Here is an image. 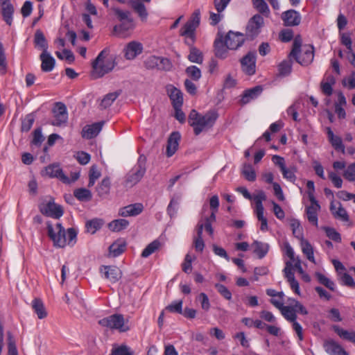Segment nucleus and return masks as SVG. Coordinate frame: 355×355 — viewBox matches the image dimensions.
<instances>
[{
	"label": "nucleus",
	"mask_w": 355,
	"mask_h": 355,
	"mask_svg": "<svg viewBox=\"0 0 355 355\" xmlns=\"http://www.w3.org/2000/svg\"><path fill=\"white\" fill-rule=\"evenodd\" d=\"M200 22V12L196 10L180 30V35L184 37V43L189 47L188 60L197 64H201L203 61L202 51L193 46L196 42V30L199 26Z\"/></svg>",
	"instance_id": "1"
},
{
	"label": "nucleus",
	"mask_w": 355,
	"mask_h": 355,
	"mask_svg": "<svg viewBox=\"0 0 355 355\" xmlns=\"http://www.w3.org/2000/svg\"><path fill=\"white\" fill-rule=\"evenodd\" d=\"M46 225L48 235L52 240L54 246L64 248L67 245L73 246L76 244L77 232L74 228L71 227L66 231L60 223L53 225L48 222Z\"/></svg>",
	"instance_id": "2"
},
{
	"label": "nucleus",
	"mask_w": 355,
	"mask_h": 355,
	"mask_svg": "<svg viewBox=\"0 0 355 355\" xmlns=\"http://www.w3.org/2000/svg\"><path fill=\"white\" fill-rule=\"evenodd\" d=\"M218 114L216 110H210L202 115L196 110H192L189 115L188 123L193 128L195 135L211 128L216 123Z\"/></svg>",
	"instance_id": "3"
},
{
	"label": "nucleus",
	"mask_w": 355,
	"mask_h": 355,
	"mask_svg": "<svg viewBox=\"0 0 355 355\" xmlns=\"http://www.w3.org/2000/svg\"><path fill=\"white\" fill-rule=\"evenodd\" d=\"M302 40L296 37L293 43V48L289 56L293 57L296 62L302 66H308L314 58V46L311 44L304 45L302 50Z\"/></svg>",
	"instance_id": "4"
},
{
	"label": "nucleus",
	"mask_w": 355,
	"mask_h": 355,
	"mask_svg": "<svg viewBox=\"0 0 355 355\" xmlns=\"http://www.w3.org/2000/svg\"><path fill=\"white\" fill-rule=\"evenodd\" d=\"M109 51L103 50L92 63V71L90 78H98L111 71L114 66V60L112 58H107Z\"/></svg>",
	"instance_id": "5"
},
{
	"label": "nucleus",
	"mask_w": 355,
	"mask_h": 355,
	"mask_svg": "<svg viewBox=\"0 0 355 355\" xmlns=\"http://www.w3.org/2000/svg\"><path fill=\"white\" fill-rule=\"evenodd\" d=\"M146 157L139 156L137 164L126 175L125 184L127 187H132L141 180L146 171Z\"/></svg>",
	"instance_id": "6"
},
{
	"label": "nucleus",
	"mask_w": 355,
	"mask_h": 355,
	"mask_svg": "<svg viewBox=\"0 0 355 355\" xmlns=\"http://www.w3.org/2000/svg\"><path fill=\"white\" fill-rule=\"evenodd\" d=\"M46 173L51 178H56L62 182L70 184L80 178V171L75 170L71 172L70 177L66 175L59 165L52 164L46 168Z\"/></svg>",
	"instance_id": "7"
},
{
	"label": "nucleus",
	"mask_w": 355,
	"mask_h": 355,
	"mask_svg": "<svg viewBox=\"0 0 355 355\" xmlns=\"http://www.w3.org/2000/svg\"><path fill=\"white\" fill-rule=\"evenodd\" d=\"M128 322V320L125 322L123 315L115 313L101 320L99 323L111 329H116L119 332H126L130 329Z\"/></svg>",
	"instance_id": "8"
},
{
	"label": "nucleus",
	"mask_w": 355,
	"mask_h": 355,
	"mask_svg": "<svg viewBox=\"0 0 355 355\" xmlns=\"http://www.w3.org/2000/svg\"><path fill=\"white\" fill-rule=\"evenodd\" d=\"M264 24V19L259 14L252 16L248 21L245 28V37L254 39L261 32V28Z\"/></svg>",
	"instance_id": "9"
},
{
	"label": "nucleus",
	"mask_w": 355,
	"mask_h": 355,
	"mask_svg": "<svg viewBox=\"0 0 355 355\" xmlns=\"http://www.w3.org/2000/svg\"><path fill=\"white\" fill-rule=\"evenodd\" d=\"M53 120L51 124L54 126H65L68 121V112L66 105L60 102L55 104L53 110Z\"/></svg>",
	"instance_id": "10"
},
{
	"label": "nucleus",
	"mask_w": 355,
	"mask_h": 355,
	"mask_svg": "<svg viewBox=\"0 0 355 355\" xmlns=\"http://www.w3.org/2000/svg\"><path fill=\"white\" fill-rule=\"evenodd\" d=\"M39 207L41 213L47 216L59 218L63 215L62 207L55 203L53 199L43 201Z\"/></svg>",
	"instance_id": "11"
},
{
	"label": "nucleus",
	"mask_w": 355,
	"mask_h": 355,
	"mask_svg": "<svg viewBox=\"0 0 355 355\" xmlns=\"http://www.w3.org/2000/svg\"><path fill=\"white\" fill-rule=\"evenodd\" d=\"M246 37L243 33L232 31H230L225 37L223 36L224 42L230 50L238 49L243 46Z\"/></svg>",
	"instance_id": "12"
},
{
	"label": "nucleus",
	"mask_w": 355,
	"mask_h": 355,
	"mask_svg": "<svg viewBox=\"0 0 355 355\" xmlns=\"http://www.w3.org/2000/svg\"><path fill=\"white\" fill-rule=\"evenodd\" d=\"M256 52L250 51L241 60L242 71L247 75L251 76L256 72Z\"/></svg>",
	"instance_id": "13"
},
{
	"label": "nucleus",
	"mask_w": 355,
	"mask_h": 355,
	"mask_svg": "<svg viewBox=\"0 0 355 355\" xmlns=\"http://www.w3.org/2000/svg\"><path fill=\"white\" fill-rule=\"evenodd\" d=\"M329 210L335 219L348 223L349 225H351L349 214L340 202H335V200H331Z\"/></svg>",
	"instance_id": "14"
},
{
	"label": "nucleus",
	"mask_w": 355,
	"mask_h": 355,
	"mask_svg": "<svg viewBox=\"0 0 355 355\" xmlns=\"http://www.w3.org/2000/svg\"><path fill=\"white\" fill-rule=\"evenodd\" d=\"M100 273L102 277L111 283H116L121 277V270L114 266H102L100 268Z\"/></svg>",
	"instance_id": "15"
},
{
	"label": "nucleus",
	"mask_w": 355,
	"mask_h": 355,
	"mask_svg": "<svg viewBox=\"0 0 355 355\" xmlns=\"http://www.w3.org/2000/svg\"><path fill=\"white\" fill-rule=\"evenodd\" d=\"M214 55L219 59H225L229 55V48L225 44L223 40V35L222 33H218L217 37L214 42Z\"/></svg>",
	"instance_id": "16"
},
{
	"label": "nucleus",
	"mask_w": 355,
	"mask_h": 355,
	"mask_svg": "<svg viewBox=\"0 0 355 355\" xmlns=\"http://www.w3.org/2000/svg\"><path fill=\"white\" fill-rule=\"evenodd\" d=\"M282 19L286 26H295L300 24L301 15L295 10H288L282 14Z\"/></svg>",
	"instance_id": "17"
},
{
	"label": "nucleus",
	"mask_w": 355,
	"mask_h": 355,
	"mask_svg": "<svg viewBox=\"0 0 355 355\" xmlns=\"http://www.w3.org/2000/svg\"><path fill=\"white\" fill-rule=\"evenodd\" d=\"M263 91V87L261 85L255 86L252 88L245 89L242 95L239 103L241 105H244L250 103L251 101L256 99Z\"/></svg>",
	"instance_id": "18"
},
{
	"label": "nucleus",
	"mask_w": 355,
	"mask_h": 355,
	"mask_svg": "<svg viewBox=\"0 0 355 355\" xmlns=\"http://www.w3.org/2000/svg\"><path fill=\"white\" fill-rule=\"evenodd\" d=\"M320 208L318 200H315V202H311V205L305 209L308 221L315 227L318 226V212L320 210Z\"/></svg>",
	"instance_id": "19"
},
{
	"label": "nucleus",
	"mask_w": 355,
	"mask_h": 355,
	"mask_svg": "<svg viewBox=\"0 0 355 355\" xmlns=\"http://www.w3.org/2000/svg\"><path fill=\"white\" fill-rule=\"evenodd\" d=\"M181 135L179 132H173L167 141L166 155L168 157H172L177 151Z\"/></svg>",
	"instance_id": "20"
},
{
	"label": "nucleus",
	"mask_w": 355,
	"mask_h": 355,
	"mask_svg": "<svg viewBox=\"0 0 355 355\" xmlns=\"http://www.w3.org/2000/svg\"><path fill=\"white\" fill-rule=\"evenodd\" d=\"M134 27L133 19H128L125 21H122L119 25L114 26L113 31L117 36L126 37L130 35V31Z\"/></svg>",
	"instance_id": "21"
},
{
	"label": "nucleus",
	"mask_w": 355,
	"mask_h": 355,
	"mask_svg": "<svg viewBox=\"0 0 355 355\" xmlns=\"http://www.w3.org/2000/svg\"><path fill=\"white\" fill-rule=\"evenodd\" d=\"M143 51V46L138 42H129L124 49V55L128 60H132L138 55L141 54Z\"/></svg>",
	"instance_id": "22"
},
{
	"label": "nucleus",
	"mask_w": 355,
	"mask_h": 355,
	"mask_svg": "<svg viewBox=\"0 0 355 355\" xmlns=\"http://www.w3.org/2000/svg\"><path fill=\"white\" fill-rule=\"evenodd\" d=\"M272 305L281 311L282 315L286 320L291 322H293L296 320L297 315L294 307L291 306H284L277 302H272Z\"/></svg>",
	"instance_id": "23"
},
{
	"label": "nucleus",
	"mask_w": 355,
	"mask_h": 355,
	"mask_svg": "<svg viewBox=\"0 0 355 355\" xmlns=\"http://www.w3.org/2000/svg\"><path fill=\"white\" fill-rule=\"evenodd\" d=\"M166 89L173 107H182L183 103V96L181 91L171 85L167 86Z\"/></svg>",
	"instance_id": "24"
},
{
	"label": "nucleus",
	"mask_w": 355,
	"mask_h": 355,
	"mask_svg": "<svg viewBox=\"0 0 355 355\" xmlns=\"http://www.w3.org/2000/svg\"><path fill=\"white\" fill-rule=\"evenodd\" d=\"M324 348L329 355H348L342 346L333 340H326L324 343Z\"/></svg>",
	"instance_id": "25"
},
{
	"label": "nucleus",
	"mask_w": 355,
	"mask_h": 355,
	"mask_svg": "<svg viewBox=\"0 0 355 355\" xmlns=\"http://www.w3.org/2000/svg\"><path fill=\"white\" fill-rule=\"evenodd\" d=\"M144 206L141 203H135L119 209V214L123 217L137 216L142 212Z\"/></svg>",
	"instance_id": "26"
},
{
	"label": "nucleus",
	"mask_w": 355,
	"mask_h": 355,
	"mask_svg": "<svg viewBox=\"0 0 355 355\" xmlns=\"http://www.w3.org/2000/svg\"><path fill=\"white\" fill-rule=\"evenodd\" d=\"M326 132L327 135V138L329 143L334 147V148L336 151H340L342 153H345V148L343 144V141L340 137L335 135L331 129V128L327 127L326 128Z\"/></svg>",
	"instance_id": "27"
},
{
	"label": "nucleus",
	"mask_w": 355,
	"mask_h": 355,
	"mask_svg": "<svg viewBox=\"0 0 355 355\" xmlns=\"http://www.w3.org/2000/svg\"><path fill=\"white\" fill-rule=\"evenodd\" d=\"M1 4V13L4 21L9 26L12 22V15L14 12L13 6L10 2V0H0Z\"/></svg>",
	"instance_id": "28"
},
{
	"label": "nucleus",
	"mask_w": 355,
	"mask_h": 355,
	"mask_svg": "<svg viewBox=\"0 0 355 355\" xmlns=\"http://www.w3.org/2000/svg\"><path fill=\"white\" fill-rule=\"evenodd\" d=\"M40 60L42 61L41 69L43 71L50 72L54 69L55 60L49 51L42 53Z\"/></svg>",
	"instance_id": "29"
},
{
	"label": "nucleus",
	"mask_w": 355,
	"mask_h": 355,
	"mask_svg": "<svg viewBox=\"0 0 355 355\" xmlns=\"http://www.w3.org/2000/svg\"><path fill=\"white\" fill-rule=\"evenodd\" d=\"M111 181L109 176H105L96 187V192L101 198H105L110 193Z\"/></svg>",
	"instance_id": "30"
},
{
	"label": "nucleus",
	"mask_w": 355,
	"mask_h": 355,
	"mask_svg": "<svg viewBox=\"0 0 355 355\" xmlns=\"http://www.w3.org/2000/svg\"><path fill=\"white\" fill-rule=\"evenodd\" d=\"M203 225L198 222L196 226V236L193 239V245L196 251L202 252L205 248V243L202 239Z\"/></svg>",
	"instance_id": "31"
},
{
	"label": "nucleus",
	"mask_w": 355,
	"mask_h": 355,
	"mask_svg": "<svg viewBox=\"0 0 355 355\" xmlns=\"http://www.w3.org/2000/svg\"><path fill=\"white\" fill-rule=\"evenodd\" d=\"M34 44L36 48L42 51V53L48 52L47 41L44 33L40 29L37 30L35 33Z\"/></svg>",
	"instance_id": "32"
},
{
	"label": "nucleus",
	"mask_w": 355,
	"mask_h": 355,
	"mask_svg": "<svg viewBox=\"0 0 355 355\" xmlns=\"http://www.w3.org/2000/svg\"><path fill=\"white\" fill-rule=\"evenodd\" d=\"M32 308L39 319H43L47 316V311L42 300L35 298L32 301Z\"/></svg>",
	"instance_id": "33"
},
{
	"label": "nucleus",
	"mask_w": 355,
	"mask_h": 355,
	"mask_svg": "<svg viewBox=\"0 0 355 355\" xmlns=\"http://www.w3.org/2000/svg\"><path fill=\"white\" fill-rule=\"evenodd\" d=\"M334 331L342 339L349 341L355 345V331H347L338 325L333 327Z\"/></svg>",
	"instance_id": "34"
},
{
	"label": "nucleus",
	"mask_w": 355,
	"mask_h": 355,
	"mask_svg": "<svg viewBox=\"0 0 355 355\" xmlns=\"http://www.w3.org/2000/svg\"><path fill=\"white\" fill-rule=\"evenodd\" d=\"M293 61L291 58L282 60L277 66L278 74L280 76H287L292 71Z\"/></svg>",
	"instance_id": "35"
},
{
	"label": "nucleus",
	"mask_w": 355,
	"mask_h": 355,
	"mask_svg": "<svg viewBox=\"0 0 355 355\" xmlns=\"http://www.w3.org/2000/svg\"><path fill=\"white\" fill-rule=\"evenodd\" d=\"M336 83V79L332 75L327 77V82H321V89L322 93L330 96L333 94V85Z\"/></svg>",
	"instance_id": "36"
},
{
	"label": "nucleus",
	"mask_w": 355,
	"mask_h": 355,
	"mask_svg": "<svg viewBox=\"0 0 355 355\" xmlns=\"http://www.w3.org/2000/svg\"><path fill=\"white\" fill-rule=\"evenodd\" d=\"M125 248L126 245L124 241H117L109 247V252L112 257H116L125 251Z\"/></svg>",
	"instance_id": "37"
},
{
	"label": "nucleus",
	"mask_w": 355,
	"mask_h": 355,
	"mask_svg": "<svg viewBox=\"0 0 355 355\" xmlns=\"http://www.w3.org/2000/svg\"><path fill=\"white\" fill-rule=\"evenodd\" d=\"M161 247V243L159 240L156 239L150 243L142 251L141 257L147 258L152 254L157 251Z\"/></svg>",
	"instance_id": "38"
},
{
	"label": "nucleus",
	"mask_w": 355,
	"mask_h": 355,
	"mask_svg": "<svg viewBox=\"0 0 355 355\" xmlns=\"http://www.w3.org/2000/svg\"><path fill=\"white\" fill-rule=\"evenodd\" d=\"M120 92H114L112 93H109L106 94L103 99H101L99 107L101 109H106L109 107L113 102L117 98V97L119 96Z\"/></svg>",
	"instance_id": "39"
},
{
	"label": "nucleus",
	"mask_w": 355,
	"mask_h": 355,
	"mask_svg": "<svg viewBox=\"0 0 355 355\" xmlns=\"http://www.w3.org/2000/svg\"><path fill=\"white\" fill-rule=\"evenodd\" d=\"M253 7L261 15L268 17L270 8L264 0H252Z\"/></svg>",
	"instance_id": "40"
},
{
	"label": "nucleus",
	"mask_w": 355,
	"mask_h": 355,
	"mask_svg": "<svg viewBox=\"0 0 355 355\" xmlns=\"http://www.w3.org/2000/svg\"><path fill=\"white\" fill-rule=\"evenodd\" d=\"M301 245L302 252L306 256L307 259L311 262L315 263L313 249L311 243L306 240H302Z\"/></svg>",
	"instance_id": "41"
},
{
	"label": "nucleus",
	"mask_w": 355,
	"mask_h": 355,
	"mask_svg": "<svg viewBox=\"0 0 355 355\" xmlns=\"http://www.w3.org/2000/svg\"><path fill=\"white\" fill-rule=\"evenodd\" d=\"M128 225L129 222L125 219H116L110 222L108 227L112 232H120L125 229Z\"/></svg>",
	"instance_id": "42"
},
{
	"label": "nucleus",
	"mask_w": 355,
	"mask_h": 355,
	"mask_svg": "<svg viewBox=\"0 0 355 355\" xmlns=\"http://www.w3.org/2000/svg\"><path fill=\"white\" fill-rule=\"evenodd\" d=\"M241 174L248 181L254 182L256 180V172L250 164L243 165Z\"/></svg>",
	"instance_id": "43"
},
{
	"label": "nucleus",
	"mask_w": 355,
	"mask_h": 355,
	"mask_svg": "<svg viewBox=\"0 0 355 355\" xmlns=\"http://www.w3.org/2000/svg\"><path fill=\"white\" fill-rule=\"evenodd\" d=\"M253 245L254 246V252L259 259L263 258L269 250V245L266 243L255 241L253 243Z\"/></svg>",
	"instance_id": "44"
},
{
	"label": "nucleus",
	"mask_w": 355,
	"mask_h": 355,
	"mask_svg": "<svg viewBox=\"0 0 355 355\" xmlns=\"http://www.w3.org/2000/svg\"><path fill=\"white\" fill-rule=\"evenodd\" d=\"M315 277L320 284H322L329 290L334 291L336 289V285L333 281L327 277L325 275L320 272H316Z\"/></svg>",
	"instance_id": "45"
},
{
	"label": "nucleus",
	"mask_w": 355,
	"mask_h": 355,
	"mask_svg": "<svg viewBox=\"0 0 355 355\" xmlns=\"http://www.w3.org/2000/svg\"><path fill=\"white\" fill-rule=\"evenodd\" d=\"M134 10L138 14L142 21H146L148 17V12L144 4L139 1H135L132 4Z\"/></svg>",
	"instance_id": "46"
},
{
	"label": "nucleus",
	"mask_w": 355,
	"mask_h": 355,
	"mask_svg": "<svg viewBox=\"0 0 355 355\" xmlns=\"http://www.w3.org/2000/svg\"><path fill=\"white\" fill-rule=\"evenodd\" d=\"M322 229L325 232L327 236L337 243H340L342 241L340 234L337 232L334 227H322Z\"/></svg>",
	"instance_id": "47"
},
{
	"label": "nucleus",
	"mask_w": 355,
	"mask_h": 355,
	"mask_svg": "<svg viewBox=\"0 0 355 355\" xmlns=\"http://www.w3.org/2000/svg\"><path fill=\"white\" fill-rule=\"evenodd\" d=\"M55 55L60 60H65L69 64L72 63L75 60L71 51L66 49H64L62 51H56Z\"/></svg>",
	"instance_id": "48"
},
{
	"label": "nucleus",
	"mask_w": 355,
	"mask_h": 355,
	"mask_svg": "<svg viewBox=\"0 0 355 355\" xmlns=\"http://www.w3.org/2000/svg\"><path fill=\"white\" fill-rule=\"evenodd\" d=\"M105 121H101L90 124V139L96 137L102 130L105 125Z\"/></svg>",
	"instance_id": "49"
},
{
	"label": "nucleus",
	"mask_w": 355,
	"mask_h": 355,
	"mask_svg": "<svg viewBox=\"0 0 355 355\" xmlns=\"http://www.w3.org/2000/svg\"><path fill=\"white\" fill-rule=\"evenodd\" d=\"M101 176V168L96 164L90 167V187H92L96 180Z\"/></svg>",
	"instance_id": "50"
},
{
	"label": "nucleus",
	"mask_w": 355,
	"mask_h": 355,
	"mask_svg": "<svg viewBox=\"0 0 355 355\" xmlns=\"http://www.w3.org/2000/svg\"><path fill=\"white\" fill-rule=\"evenodd\" d=\"M266 195L264 191H259L257 195L254 196V200L255 202L256 205V209L255 211H260V210H264L262 202L263 200H266Z\"/></svg>",
	"instance_id": "51"
},
{
	"label": "nucleus",
	"mask_w": 355,
	"mask_h": 355,
	"mask_svg": "<svg viewBox=\"0 0 355 355\" xmlns=\"http://www.w3.org/2000/svg\"><path fill=\"white\" fill-rule=\"evenodd\" d=\"M186 73L193 80H198L201 77L200 69L194 65L188 67L186 69Z\"/></svg>",
	"instance_id": "52"
},
{
	"label": "nucleus",
	"mask_w": 355,
	"mask_h": 355,
	"mask_svg": "<svg viewBox=\"0 0 355 355\" xmlns=\"http://www.w3.org/2000/svg\"><path fill=\"white\" fill-rule=\"evenodd\" d=\"M111 355H133L130 349L124 345L113 347Z\"/></svg>",
	"instance_id": "53"
},
{
	"label": "nucleus",
	"mask_w": 355,
	"mask_h": 355,
	"mask_svg": "<svg viewBox=\"0 0 355 355\" xmlns=\"http://www.w3.org/2000/svg\"><path fill=\"white\" fill-rule=\"evenodd\" d=\"M182 300L173 301L171 304H168L166 309L171 313H182Z\"/></svg>",
	"instance_id": "54"
},
{
	"label": "nucleus",
	"mask_w": 355,
	"mask_h": 355,
	"mask_svg": "<svg viewBox=\"0 0 355 355\" xmlns=\"http://www.w3.org/2000/svg\"><path fill=\"white\" fill-rule=\"evenodd\" d=\"M258 220L261 223L260 230L261 232H266L268 230V220L264 216V210L255 211Z\"/></svg>",
	"instance_id": "55"
},
{
	"label": "nucleus",
	"mask_w": 355,
	"mask_h": 355,
	"mask_svg": "<svg viewBox=\"0 0 355 355\" xmlns=\"http://www.w3.org/2000/svg\"><path fill=\"white\" fill-rule=\"evenodd\" d=\"M293 235L297 238H302V230L300 226V223L298 220L293 219L290 224Z\"/></svg>",
	"instance_id": "56"
},
{
	"label": "nucleus",
	"mask_w": 355,
	"mask_h": 355,
	"mask_svg": "<svg viewBox=\"0 0 355 355\" xmlns=\"http://www.w3.org/2000/svg\"><path fill=\"white\" fill-rule=\"evenodd\" d=\"M34 121L35 117L33 114L26 115L21 122V130L28 132L33 126Z\"/></svg>",
	"instance_id": "57"
},
{
	"label": "nucleus",
	"mask_w": 355,
	"mask_h": 355,
	"mask_svg": "<svg viewBox=\"0 0 355 355\" xmlns=\"http://www.w3.org/2000/svg\"><path fill=\"white\" fill-rule=\"evenodd\" d=\"M215 288L217 289L220 295L225 300H230L232 299V293L225 285L216 283L215 284Z\"/></svg>",
	"instance_id": "58"
},
{
	"label": "nucleus",
	"mask_w": 355,
	"mask_h": 355,
	"mask_svg": "<svg viewBox=\"0 0 355 355\" xmlns=\"http://www.w3.org/2000/svg\"><path fill=\"white\" fill-rule=\"evenodd\" d=\"M343 176L349 182H355V162L347 166L344 171Z\"/></svg>",
	"instance_id": "59"
},
{
	"label": "nucleus",
	"mask_w": 355,
	"mask_h": 355,
	"mask_svg": "<svg viewBox=\"0 0 355 355\" xmlns=\"http://www.w3.org/2000/svg\"><path fill=\"white\" fill-rule=\"evenodd\" d=\"M340 42L343 45L345 46L349 52L352 51V42L350 37V34L347 33H340Z\"/></svg>",
	"instance_id": "60"
},
{
	"label": "nucleus",
	"mask_w": 355,
	"mask_h": 355,
	"mask_svg": "<svg viewBox=\"0 0 355 355\" xmlns=\"http://www.w3.org/2000/svg\"><path fill=\"white\" fill-rule=\"evenodd\" d=\"M172 67V63L169 59L159 56L157 68L158 70L169 71Z\"/></svg>",
	"instance_id": "61"
},
{
	"label": "nucleus",
	"mask_w": 355,
	"mask_h": 355,
	"mask_svg": "<svg viewBox=\"0 0 355 355\" xmlns=\"http://www.w3.org/2000/svg\"><path fill=\"white\" fill-rule=\"evenodd\" d=\"M112 9L121 22L125 21L128 19H132L130 17V13L129 11L122 10L118 8H112Z\"/></svg>",
	"instance_id": "62"
},
{
	"label": "nucleus",
	"mask_w": 355,
	"mask_h": 355,
	"mask_svg": "<svg viewBox=\"0 0 355 355\" xmlns=\"http://www.w3.org/2000/svg\"><path fill=\"white\" fill-rule=\"evenodd\" d=\"M158 58L159 56L150 55L148 56L144 61L145 67L147 69H157L158 68Z\"/></svg>",
	"instance_id": "63"
},
{
	"label": "nucleus",
	"mask_w": 355,
	"mask_h": 355,
	"mask_svg": "<svg viewBox=\"0 0 355 355\" xmlns=\"http://www.w3.org/2000/svg\"><path fill=\"white\" fill-rule=\"evenodd\" d=\"M74 196L80 201H85L89 198V190L83 188L77 189L73 191Z\"/></svg>",
	"instance_id": "64"
}]
</instances>
